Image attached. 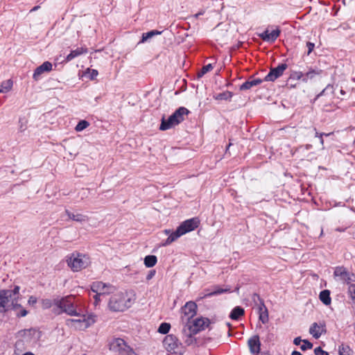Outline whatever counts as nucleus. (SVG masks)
Instances as JSON below:
<instances>
[{
  "label": "nucleus",
  "mask_w": 355,
  "mask_h": 355,
  "mask_svg": "<svg viewBox=\"0 0 355 355\" xmlns=\"http://www.w3.org/2000/svg\"><path fill=\"white\" fill-rule=\"evenodd\" d=\"M19 290V286H15L12 290H0L1 313H6L9 310L17 311V308L21 307V304H18L20 297Z\"/></svg>",
  "instance_id": "nucleus-1"
},
{
  "label": "nucleus",
  "mask_w": 355,
  "mask_h": 355,
  "mask_svg": "<svg viewBox=\"0 0 355 355\" xmlns=\"http://www.w3.org/2000/svg\"><path fill=\"white\" fill-rule=\"evenodd\" d=\"M74 299L75 297L73 295L53 299L54 306H55L54 309V313L56 314L64 313L71 316L79 315L80 311L78 310L77 306L75 304Z\"/></svg>",
  "instance_id": "nucleus-2"
},
{
  "label": "nucleus",
  "mask_w": 355,
  "mask_h": 355,
  "mask_svg": "<svg viewBox=\"0 0 355 355\" xmlns=\"http://www.w3.org/2000/svg\"><path fill=\"white\" fill-rule=\"evenodd\" d=\"M132 299L128 293H118L110 297L108 306L113 311H124L132 304Z\"/></svg>",
  "instance_id": "nucleus-3"
},
{
  "label": "nucleus",
  "mask_w": 355,
  "mask_h": 355,
  "mask_svg": "<svg viewBox=\"0 0 355 355\" xmlns=\"http://www.w3.org/2000/svg\"><path fill=\"white\" fill-rule=\"evenodd\" d=\"M189 111L184 107H180L167 119L162 117L159 130H166L171 129L184 120V116L189 114Z\"/></svg>",
  "instance_id": "nucleus-4"
},
{
  "label": "nucleus",
  "mask_w": 355,
  "mask_h": 355,
  "mask_svg": "<svg viewBox=\"0 0 355 355\" xmlns=\"http://www.w3.org/2000/svg\"><path fill=\"white\" fill-rule=\"evenodd\" d=\"M78 319H69L67 320V324L76 329L85 330L89 327L96 322V315L92 313H84L80 311V315H77Z\"/></svg>",
  "instance_id": "nucleus-5"
},
{
  "label": "nucleus",
  "mask_w": 355,
  "mask_h": 355,
  "mask_svg": "<svg viewBox=\"0 0 355 355\" xmlns=\"http://www.w3.org/2000/svg\"><path fill=\"white\" fill-rule=\"evenodd\" d=\"M68 266L73 271L78 272L83 268H85L89 264V259L86 255L73 253L68 257L67 260Z\"/></svg>",
  "instance_id": "nucleus-6"
},
{
  "label": "nucleus",
  "mask_w": 355,
  "mask_h": 355,
  "mask_svg": "<svg viewBox=\"0 0 355 355\" xmlns=\"http://www.w3.org/2000/svg\"><path fill=\"white\" fill-rule=\"evenodd\" d=\"M163 345L164 348L169 352L175 355H182L183 347L176 336L170 334L167 335L164 340Z\"/></svg>",
  "instance_id": "nucleus-7"
},
{
  "label": "nucleus",
  "mask_w": 355,
  "mask_h": 355,
  "mask_svg": "<svg viewBox=\"0 0 355 355\" xmlns=\"http://www.w3.org/2000/svg\"><path fill=\"white\" fill-rule=\"evenodd\" d=\"M110 349L121 355H133L132 349L122 338H114L110 344Z\"/></svg>",
  "instance_id": "nucleus-8"
},
{
  "label": "nucleus",
  "mask_w": 355,
  "mask_h": 355,
  "mask_svg": "<svg viewBox=\"0 0 355 355\" xmlns=\"http://www.w3.org/2000/svg\"><path fill=\"white\" fill-rule=\"evenodd\" d=\"M252 300L258 307L259 320L263 324L267 323L268 322V311L263 300L257 293L253 295Z\"/></svg>",
  "instance_id": "nucleus-9"
},
{
  "label": "nucleus",
  "mask_w": 355,
  "mask_h": 355,
  "mask_svg": "<svg viewBox=\"0 0 355 355\" xmlns=\"http://www.w3.org/2000/svg\"><path fill=\"white\" fill-rule=\"evenodd\" d=\"M91 290L93 293L98 294V295L104 296L113 293L115 288L110 284H105L102 282H96L92 284Z\"/></svg>",
  "instance_id": "nucleus-10"
},
{
  "label": "nucleus",
  "mask_w": 355,
  "mask_h": 355,
  "mask_svg": "<svg viewBox=\"0 0 355 355\" xmlns=\"http://www.w3.org/2000/svg\"><path fill=\"white\" fill-rule=\"evenodd\" d=\"M200 225V220L197 218H192L182 222L179 226L178 230L184 235L189 232L196 229Z\"/></svg>",
  "instance_id": "nucleus-11"
},
{
  "label": "nucleus",
  "mask_w": 355,
  "mask_h": 355,
  "mask_svg": "<svg viewBox=\"0 0 355 355\" xmlns=\"http://www.w3.org/2000/svg\"><path fill=\"white\" fill-rule=\"evenodd\" d=\"M209 322V320L207 318H196L193 321L192 324L189 326L190 332L193 334H196L208 327Z\"/></svg>",
  "instance_id": "nucleus-12"
},
{
  "label": "nucleus",
  "mask_w": 355,
  "mask_h": 355,
  "mask_svg": "<svg viewBox=\"0 0 355 355\" xmlns=\"http://www.w3.org/2000/svg\"><path fill=\"white\" fill-rule=\"evenodd\" d=\"M288 66L285 63L279 64L277 67L272 68L270 72L266 76L263 80L275 81L276 79L282 76L284 71L287 69Z\"/></svg>",
  "instance_id": "nucleus-13"
},
{
  "label": "nucleus",
  "mask_w": 355,
  "mask_h": 355,
  "mask_svg": "<svg viewBox=\"0 0 355 355\" xmlns=\"http://www.w3.org/2000/svg\"><path fill=\"white\" fill-rule=\"evenodd\" d=\"M334 275L340 278L345 283L351 284L352 282L355 280L353 274L349 272L344 267H337L334 270Z\"/></svg>",
  "instance_id": "nucleus-14"
},
{
  "label": "nucleus",
  "mask_w": 355,
  "mask_h": 355,
  "mask_svg": "<svg viewBox=\"0 0 355 355\" xmlns=\"http://www.w3.org/2000/svg\"><path fill=\"white\" fill-rule=\"evenodd\" d=\"M230 288H220L218 286H214L212 288H207L204 293H201L199 300L209 297L214 295H220L224 293H230Z\"/></svg>",
  "instance_id": "nucleus-15"
},
{
  "label": "nucleus",
  "mask_w": 355,
  "mask_h": 355,
  "mask_svg": "<svg viewBox=\"0 0 355 355\" xmlns=\"http://www.w3.org/2000/svg\"><path fill=\"white\" fill-rule=\"evenodd\" d=\"M281 31L279 28L272 31L271 32L269 30H266L262 33L259 34V36L263 41L268 42H274L277 37L279 36Z\"/></svg>",
  "instance_id": "nucleus-16"
},
{
  "label": "nucleus",
  "mask_w": 355,
  "mask_h": 355,
  "mask_svg": "<svg viewBox=\"0 0 355 355\" xmlns=\"http://www.w3.org/2000/svg\"><path fill=\"white\" fill-rule=\"evenodd\" d=\"M52 70V64L46 61L43 62L40 66L37 67L33 75V78L37 81L40 79L41 75L45 72H49Z\"/></svg>",
  "instance_id": "nucleus-17"
},
{
  "label": "nucleus",
  "mask_w": 355,
  "mask_h": 355,
  "mask_svg": "<svg viewBox=\"0 0 355 355\" xmlns=\"http://www.w3.org/2000/svg\"><path fill=\"white\" fill-rule=\"evenodd\" d=\"M182 313L187 317V320H190L196 314L197 305L194 302L189 301L182 308Z\"/></svg>",
  "instance_id": "nucleus-18"
},
{
  "label": "nucleus",
  "mask_w": 355,
  "mask_h": 355,
  "mask_svg": "<svg viewBox=\"0 0 355 355\" xmlns=\"http://www.w3.org/2000/svg\"><path fill=\"white\" fill-rule=\"evenodd\" d=\"M248 345L250 352L255 355H258L260 351L261 343L258 335H255L249 338Z\"/></svg>",
  "instance_id": "nucleus-19"
},
{
  "label": "nucleus",
  "mask_w": 355,
  "mask_h": 355,
  "mask_svg": "<svg viewBox=\"0 0 355 355\" xmlns=\"http://www.w3.org/2000/svg\"><path fill=\"white\" fill-rule=\"evenodd\" d=\"M326 332V327L324 324H318L317 322H314L312 324L309 329V333L314 337L315 338H319L323 333Z\"/></svg>",
  "instance_id": "nucleus-20"
},
{
  "label": "nucleus",
  "mask_w": 355,
  "mask_h": 355,
  "mask_svg": "<svg viewBox=\"0 0 355 355\" xmlns=\"http://www.w3.org/2000/svg\"><path fill=\"white\" fill-rule=\"evenodd\" d=\"M263 80L261 78L252 79L251 77L248 80L245 81L240 86V90H248L251 89L252 87L260 85L263 82Z\"/></svg>",
  "instance_id": "nucleus-21"
},
{
  "label": "nucleus",
  "mask_w": 355,
  "mask_h": 355,
  "mask_svg": "<svg viewBox=\"0 0 355 355\" xmlns=\"http://www.w3.org/2000/svg\"><path fill=\"white\" fill-rule=\"evenodd\" d=\"M87 53V48L86 47H78L75 50H72L65 58L66 62H70L76 57H78L84 53Z\"/></svg>",
  "instance_id": "nucleus-22"
},
{
  "label": "nucleus",
  "mask_w": 355,
  "mask_h": 355,
  "mask_svg": "<svg viewBox=\"0 0 355 355\" xmlns=\"http://www.w3.org/2000/svg\"><path fill=\"white\" fill-rule=\"evenodd\" d=\"M244 313L245 311L243 308L241 306H236L232 310L230 314V318L232 320H239L240 317L244 315Z\"/></svg>",
  "instance_id": "nucleus-23"
},
{
  "label": "nucleus",
  "mask_w": 355,
  "mask_h": 355,
  "mask_svg": "<svg viewBox=\"0 0 355 355\" xmlns=\"http://www.w3.org/2000/svg\"><path fill=\"white\" fill-rule=\"evenodd\" d=\"M183 234L181 233V232L179 231L178 228L177 230L172 232L168 237L166 239V240L162 243L163 246L170 245L171 243L177 240L179 237L182 236Z\"/></svg>",
  "instance_id": "nucleus-24"
},
{
  "label": "nucleus",
  "mask_w": 355,
  "mask_h": 355,
  "mask_svg": "<svg viewBox=\"0 0 355 355\" xmlns=\"http://www.w3.org/2000/svg\"><path fill=\"white\" fill-rule=\"evenodd\" d=\"M320 300L325 305H329L331 302L330 297V291L329 290H323L319 295Z\"/></svg>",
  "instance_id": "nucleus-25"
},
{
  "label": "nucleus",
  "mask_w": 355,
  "mask_h": 355,
  "mask_svg": "<svg viewBox=\"0 0 355 355\" xmlns=\"http://www.w3.org/2000/svg\"><path fill=\"white\" fill-rule=\"evenodd\" d=\"M322 70L320 69H311L309 71L304 73V77L303 78V82L306 83L309 79H313L316 76L320 75Z\"/></svg>",
  "instance_id": "nucleus-26"
},
{
  "label": "nucleus",
  "mask_w": 355,
  "mask_h": 355,
  "mask_svg": "<svg viewBox=\"0 0 355 355\" xmlns=\"http://www.w3.org/2000/svg\"><path fill=\"white\" fill-rule=\"evenodd\" d=\"M232 96L233 94L231 92L225 91L224 92L215 94L214 98L218 101H229L232 98Z\"/></svg>",
  "instance_id": "nucleus-27"
},
{
  "label": "nucleus",
  "mask_w": 355,
  "mask_h": 355,
  "mask_svg": "<svg viewBox=\"0 0 355 355\" xmlns=\"http://www.w3.org/2000/svg\"><path fill=\"white\" fill-rule=\"evenodd\" d=\"M157 261V257L155 255H147L144 258V265L147 268L153 267Z\"/></svg>",
  "instance_id": "nucleus-28"
},
{
  "label": "nucleus",
  "mask_w": 355,
  "mask_h": 355,
  "mask_svg": "<svg viewBox=\"0 0 355 355\" xmlns=\"http://www.w3.org/2000/svg\"><path fill=\"white\" fill-rule=\"evenodd\" d=\"M162 33L161 31L153 30L146 33H143L141 42H144L147 41L148 39L153 37V36L160 35Z\"/></svg>",
  "instance_id": "nucleus-29"
},
{
  "label": "nucleus",
  "mask_w": 355,
  "mask_h": 355,
  "mask_svg": "<svg viewBox=\"0 0 355 355\" xmlns=\"http://www.w3.org/2000/svg\"><path fill=\"white\" fill-rule=\"evenodd\" d=\"M12 82L10 80L3 82L0 85V93L7 92L11 89Z\"/></svg>",
  "instance_id": "nucleus-30"
},
{
  "label": "nucleus",
  "mask_w": 355,
  "mask_h": 355,
  "mask_svg": "<svg viewBox=\"0 0 355 355\" xmlns=\"http://www.w3.org/2000/svg\"><path fill=\"white\" fill-rule=\"evenodd\" d=\"M89 125V123L85 120H81L80 121L78 124L76 125L75 130L77 132H80L85 128H87Z\"/></svg>",
  "instance_id": "nucleus-31"
},
{
  "label": "nucleus",
  "mask_w": 355,
  "mask_h": 355,
  "mask_svg": "<svg viewBox=\"0 0 355 355\" xmlns=\"http://www.w3.org/2000/svg\"><path fill=\"white\" fill-rule=\"evenodd\" d=\"M347 294L349 298L355 304V284H349L347 288Z\"/></svg>",
  "instance_id": "nucleus-32"
},
{
  "label": "nucleus",
  "mask_w": 355,
  "mask_h": 355,
  "mask_svg": "<svg viewBox=\"0 0 355 355\" xmlns=\"http://www.w3.org/2000/svg\"><path fill=\"white\" fill-rule=\"evenodd\" d=\"M171 329V325L168 323L163 322L162 323L159 328H158V332L162 334H167Z\"/></svg>",
  "instance_id": "nucleus-33"
},
{
  "label": "nucleus",
  "mask_w": 355,
  "mask_h": 355,
  "mask_svg": "<svg viewBox=\"0 0 355 355\" xmlns=\"http://www.w3.org/2000/svg\"><path fill=\"white\" fill-rule=\"evenodd\" d=\"M213 69V66L211 64H208L205 66H204L200 71L198 72V78H201L202 76H203L205 73H207V72H209V71H211V69Z\"/></svg>",
  "instance_id": "nucleus-34"
},
{
  "label": "nucleus",
  "mask_w": 355,
  "mask_h": 355,
  "mask_svg": "<svg viewBox=\"0 0 355 355\" xmlns=\"http://www.w3.org/2000/svg\"><path fill=\"white\" fill-rule=\"evenodd\" d=\"M328 92H330L331 94L334 93V86L331 85H328L320 94H318L316 96V98H319L321 96L325 95Z\"/></svg>",
  "instance_id": "nucleus-35"
},
{
  "label": "nucleus",
  "mask_w": 355,
  "mask_h": 355,
  "mask_svg": "<svg viewBox=\"0 0 355 355\" xmlns=\"http://www.w3.org/2000/svg\"><path fill=\"white\" fill-rule=\"evenodd\" d=\"M349 352L350 349L348 346H344L342 345L338 347L339 355H349Z\"/></svg>",
  "instance_id": "nucleus-36"
},
{
  "label": "nucleus",
  "mask_w": 355,
  "mask_h": 355,
  "mask_svg": "<svg viewBox=\"0 0 355 355\" xmlns=\"http://www.w3.org/2000/svg\"><path fill=\"white\" fill-rule=\"evenodd\" d=\"M304 77V73L302 71H293L291 73L290 78L291 79L300 80H303V78Z\"/></svg>",
  "instance_id": "nucleus-37"
},
{
  "label": "nucleus",
  "mask_w": 355,
  "mask_h": 355,
  "mask_svg": "<svg viewBox=\"0 0 355 355\" xmlns=\"http://www.w3.org/2000/svg\"><path fill=\"white\" fill-rule=\"evenodd\" d=\"M53 305H54L53 300H51L50 299H44V300H42V306L43 309H49Z\"/></svg>",
  "instance_id": "nucleus-38"
},
{
  "label": "nucleus",
  "mask_w": 355,
  "mask_h": 355,
  "mask_svg": "<svg viewBox=\"0 0 355 355\" xmlns=\"http://www.w3.org/2000/svg\"><path fill=\"white\" fill-rule=\"evenodd\" d=\"M87 220H88V217L86 215H84V214H82L80 213L76 214V220L75 221L79 222V223H83V222H87Z\"/></svg>",
  "instance_id": "nucleus-39"
},
{
  "label": "nucleus",
  "mask_w": 355,
  "mask_h": 355,
  "mask_svg": "<svg viewBox=\"0 0 355 355\" xmlns=\"http://www.w3.org/2000/svg\"><path fill=\"white\" fill-rule=\"evenodd\" d=\"M16 312V315L17 317H25L28 314V311L24 309L21 306V307L17 308Z\"/></svg>",
  "instance_id": "nucleus-40"
},
{
  "label": "nucleus",
  "mask_w": 355,
  "mask_h": 355,
  "mask_svg": "<svg viewBox=\"0 0 355 355\" xmlns=\"http://www.w3.org/2000/svg\"><path fill=\"white\" fill-rule=\"evenodd\" d=\"M303 344L300 346L302 350L305 351L313 347V344L307 340H302Z\"/></svg>",
  "instance_id": "nucleus-41"
},
{
  "label": "nucleus",
  "mask_w": 355,
  "mask_h": 355,
  "mask_svg": "<svg viewBox=\"0 0 355 355\" xmlns=\"http://www.w3.org/2000/svg\"><path fill=\"white\" fill-rule=\"evenodd\" d=\"M87 70H88L87 73H89V77L91 80H94L97 77V76L98 74V72L97 70L89 69H88Z\"/></svg>",
  "instance_id": "nucleus-42"
},
{
  "label": "nucleus",
  "mask_w": 355,
  "mask_h": 355,
  "mask_svg": "<svg viewBox=\"0 0 355 355\" xmlns=\"http://www.w3.org/2000/svg\"><path fill=\"white\" fill-rule=\"evenodd\" d=\"M315 355H329V354L324 351L320 347H318L314 349Z\"/></svg>",
  "instance_id": "nucleus-43"
},
{
  "label": "nucleus",
  "mask_w": 355,
  "mask_h": 355,
  "mask_svg": "<svg viewBox=\"0 0 355 355\" xmlns=\"http://www.w3.org/2000/svg\"><path fill=\"white\" fill-rule=\"evenodd\" d=\"M306 47L308 48L307 55H309L313 50L315 44L311 42L306 43Z\"/></svg>",
  "instance_id": "nucleus-44"
},
{
  "label": "nucleus",
  "mask_w": 355,
  "mask_h": 355,
  "mask_svg": "<svg viewBox=\"0 0 355 355\" xmlns=\"http://www.w3.org/2000/svg\"><path fill=\"white\" fill-rule=\"evenodd\" d=\"M65 213L69 219L74 220V221L76 220V214L69 211L68 209L65 210Z\"/></svg>",
  "instance_id": "nucleus-45"
},
{
  "label": "nucleus",
  "mask_w": 355,
  "mask_h": 355,
  "mask_svg": "<svg viewBox=\"0 0 355 355\" xmlns=\"http://www.w3.org/2000/svg\"><path fill=\"white\" fill-rule=\"evenodd\" d=\"M314 130L315 131V137H319L320 139V142L321 144V145L322 146V148H324L323 147V145H324V140H323V134H319L317 131H316V129L314 128Z\"/></svg>",
  "instance_id": "nucleus-46"
},
{
  "label": "nucleus",
  "mask_w": 355,
  "mask_h": 355,
  "mask_svg": "<svg viewBox=\"0 0 355 355\" xmlns=\"http://www.w3.org/2000/svg\"><path fill=\"white\" fill-rule=\"evenodd\" d=\"M155 275V270H151L149 271L148 274L146 276V280H150Z\"/></svg>",
  "instance_id": "nucleus-47"
},
{
  "label": "nucleus",
  "mask_w": 355,
  "mask_h": 355,
  "mask_svg": "<svg viewBox=\"0 0 355 355\" xmlns=\"http://www.w3.org/2000/svg\"><path fill=\"white\" fill-rule=\"evenodd\" d=\"M37 302V298L34 296H31L28 300V303L30 305H33L36 304Z\"/></svg>",
  "instance_id": "nucleus-48"
},
{
  "label": "nucleus",
  "mask_w": 355,
  "mask_h": 355,
  "mask_svg": "<svg viewBox=\"0 0 355 355\" xmlns=\"http://www.w3.org/2000/svg\"><path fill=\"white\" fill-rule=\"evenodd\" d=\"M102 295H98V294H96L94 296V304L95 305L98 304V302L101 301V297Z\"/></svg>",
  "instance_id": "nucleus-49"
},
{
  "label": "nucleus",
  "mask_w": 355,
  "mask_h": 355,
  "mask_svg": "<svg viewBox=\"0 0 355 355\" xmlns=\"http://www.w3.org/2000/svg\"><path fill=\"white\" fill-rule=\"evenodd\" d=\"M204 13H205V11L201 10V11L198 12V13L195 14L194 15H193L191 17V18H193V19H198L200 16L203 15Z\"/></svg>",
  "instance_id": "nucleus-50"
},
{
  "label": "nucleus",
  "mask_w": 355,
  "mask_h": 355,
  "mask_svg": "<svg viewBox=\"0 0 355 355\" xmlns=\"http://www.w3.org/2000/svg\"><path fill=\"white\" fill-rule=\"evenodd\" d=\"M303 340L301 339L300 337H297L294 339L293 340V343L295 345H300V343L302 342Z\"/></svg>",
  "instance_id": "nucleus-51"
},
{
  "label": "nucleus",
  "mask_w": 355,
  "mask_h": 355,
  "mask_svg": "<svg viewBox=\"0 0 355 355\" xmlns=\"http://www.w3.org/2000/svg\"><path fill=\"white\" fill-rule=\"evenodd\" d=\"M291 355H302L300 352L297 351H293L291 354Z\"/></svg>",
  "instance_id": "nucleus-52"
},
{
  "label": "nucleus",
  "mask_w": 355,
  "mask_h": 355,
  "mask_svg": "<svg viewBox=\"0 0 355 355\" xmlns=\"http://www.w3.org/2000/svg\"><path fill=\"white\" fill-rule=\"evenodd\" d=\"M321 134H323V136L327 137V136L333 135V132H329V133L322 132Z\"/></svg>",
  "instance_id": "nucleus-53"
},
{
  "label": "nucleus",
  "mask_w": 355,
  "mask_h": 355,
  "mask_svg": "<svg viewBox=\"0 0 355 355\" xmlns=\"http://www.w3.org/2000/svg\"><path fill=\"white\" fill-rule=\"evenodd\" d=\"M39 8H40V6H35L33 8H32V9L31 10V11H35V10H37Z\"/></svg>",
  "instance_id": "nucleus-54"
},
{
  "label": "nucleus",
  "mask_w": 355,
  "mask_h": 355,
  "mask_svg": "<svg viewBox=\"0 0 355 355\" xmlns=\"http://www.w3.org/2000/svg\"><path fill=\"white\" fill-rule=\"evenodd\" d=\"M340 94H341V95H343V96L345 95V94H346L345 91V90H343V89H341L340 90Z\"/></svg>",
  "instance_id": "nucleus-55"
},
{
  "label": "nucleus",
  "mask_w": 355,
  "mask_h": 355,
  "mask_svg": "<svg viewBox=\"0 0 355 355\" xmlns=\"http://www.w3.org/2000/svg\"><path fill=\"white\" fill-rule=\"evenodd\" d=\"M311 146H312L311 145H310V144H307V145L306 146V149H309V148H311Z\"/></svg>",
  "instance_id": "nucleus-56"
},
{
  "label": "nucleus",
  "mask_w": 355,
  "mask_h": 355,
  "mask_svg": "<svg viewBox=\"0 0 355 355\" xmlns=\"http://www.w3.org/2000/svg\"><path fill=\"white\" fill-rule=\"evenodd\" d=\"M165 232H166V234H168V233H169V231H168V230H165Z\"/></svg>",
  "instance_id": "nucleus-57"
},
{
  "label": "nucleus",
  "mask_w": 355,
  "mask_h": 355,
  "mask_svg": "<svg viewBox=\"0 0 355 355\" xmlns=\"http://www.w3.org/2000/svg\"><path fill=\"white\" fill-rule=\"evenodd\" d=\"M83 355H87V354H84Z\"/></svg>",
  "instance_id": "nucleus-58"
}]
</instances>
